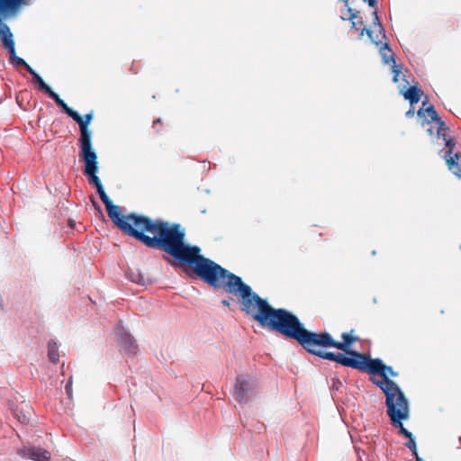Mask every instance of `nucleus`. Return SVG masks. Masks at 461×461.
<instances>
[{
	"label": "nucleus",
	"instance_id": "f257e3e1",
	"mask_svg": "<svg viewBox=\"0 0 461 461\" xmlns=\"http://www.w3.org/2000/svg\"><path fill=\"white\" fill-rule=\"evenodd\" d=\"M129 235L150 248H161L174 258L193 266L195 273L206 283L240 297L242 309L247 310L255 293L240 277L230 273L213 261L201 256L200 249L184 242L185 230L178 224L151 221L139 215Z\"/></svg>",
	"mask_w": 461,
	"mask_h": 461
},
{
	"label": "nucleus",
	"instance_id": "f03ea898",
	"mask_svg": "<svg viewBox=\"0 0 461 461\" xmlns=\"http://www.w3.org/2000/svg\"><path fill=\"white\" fill-rule=\"evenodd\" d=\"M245 312L251 314L262 326L296 339L307 351H315L328 347L346 351L357 340L351 333H343V342H337L329 333L311 332L303 327L295 315L283 309H273L257 294L252 296Z\"/></svg>",
	"mask_w": 461,
	"mask_h": 461
},
{
	"label": "nucleus",
	"instance_id": "7ed1b4c3",
	"mask_svg": "<svg viewBox=\"0 0 461 461\" xmlns=\"http://www.w3.org/2000/svg\"><path fill=\"white\" fill-rule=\"evenodd\" d=\"M83 163L84 174L88 178L89 184L94 185L96 187L97 193L106 207L109 217L120 230L129 234L133 224H136L139 214H122L120 207L113 203L109 196L104 192L101 180L97 176L99 170L98 158L88 159L86 161H83Z\"/></svg>",
	"mask_w": 461,
	"mask_h": 461
},
{
	"label": "nucleus",
	"instance_id": "20e7f679",
	"mask_svg": "<svg viewBox=\"0 0 461 461\" xmlns=\"http://www.w3.org/2000/svg\"><path fill=\"white\" fill-rule=\"evenodd\" d=\"M324 359L334 360L345 366L357 368L363 371H368L373 375H380L381 380H389L388 376H397V373L391 366H385L381 359H371L366 355L359 354L355 351L342 353L326 352L323 349H316L310 351Z\"/></svg>",
	"mask_w": 461,
	"mask_h": 461
},
{
	"label": "nucleus",
	"instance_id": "39448f33",
	"mask_svg": "<svg viewBox=\"0 0 461 461\" xmlns=\"http://www.w3.org/2000/svg\"><path fill=\"white\" fill-rule=\"evenodd\" d=\"M373 382L385 394L387 414L391 419L392 424L394 427H398L399 432L406 438H411L413 437L402 424V421L408 420L410 416L408 400L402 391L391 380H373Z\"/></svg>",
	"mask_w": 461,
	"mask_h": 461
},
{
	"label": "nucleus",
	"instance_id": "423d86ee",
	"mask_svg": "<svg viewBox=\"0 0 461 461\" xmlns=\"http://www.w3.org/2000/svg\"><path fill=\"white\" fill-rule=\"evenodd\" d=\"M373 382L385 394L387 414L391 419L392 424L394 427H398L399 432L406 438H411L413 437L402 424V421L408 420L410 416L408 400L402 391L391 380H373Z\"/></svg>",
	"mask_w": 461,
	"mask_h": 461
},
{
	"label": "nucleus",
	"instance_id": "0eeeda50",
	"mask_svg": "<svg viewBox=\"0 0 461 461\" xmlns=\"http://www.w3.org/2000/svg\"><path fill=\"white\" fill-rule=\"evenodd\" d=\"M31 3V0H0V40L9 52L10 62L14 66H23L26 69L29 65L16 55L14 35L3 20L17 16L22 9Z\"/></svg>",
	"mask_w": 461,
	"mask_h": 461
},
{
	"label": "nucleus",
	"instance_id": "6e6552de",
	"mask_svg": "<svg viewBox=\"0 0 461 461\" xmlns=\"http://www.w3.org/2000/svg\"><path fill=\"white\" fill-rule=\"evenodd\" d=\"M426 104V101L422 102V108H420L417 113L418 116L423 117L428 123L434 122L436 124L438 138L440 139L442 137L443 140L446 142V147L447 148L444 156L446 163L449 170L454 175H456L458 177H461V168L457 163L458 155H451L453 151V144L451 142V140L447 139L446 137L445 131L447 128L445 126V123L440 121L433 106L430 105L425 108Z\"/></svg>",
	"mask_w": 461,
	"mask_h": 461
},
{
	"label": "nucleus",
	"instance_id": "1a4fd4ad",
	"mask_svg": "<svg viewBox=\"0 0 461 461\" xmlns=\"http://www.w3.org/2000/svg\"><path fill=\"white\" fill-rule=\"evenodd\" d=\"M65 113L70 116L73 120H75L80 128V139H79V145H80V152L79 157L81 158L82 161H86L90 159L98 158L97 154L93 148L92 145V137H91V131L88 129V125L90 124L93 114L87 113L85 118L80 116L78 113L72 110L70 107L67 105V104L62 101L61 104H59Z\"/></svg>",
	"mask_w": 461,
	"mask_h": 461
},
{
	"label": "nucleus",
	"instance_id": "9d476101",
	"mask_svg": "<svg viewBox=\"0 0 461 461\" xmlns=\"http://www.w3.org/2000/svg\"><path fill=\"white\" fill-rule=\"evenodd\" d=\"M253 387L254 379L251 375H238L232 393L234 399L240 403L246 402L251 395Z\"/></svg>",
	"mask_w": 461,
	"mask_h": 461
},
{
	"label": "nucleus",
	"instance_id": "9b49d317",
	"mask_svg": "<svg viewBox=\"0 0 461 461\" xmlns=\"http://www.w3.org/2000/svg\"><path fill=\"white\" fill-rule=\"evenodd\" d=\"M18 454L22 457L35 461H48L50 458V454L49 451L31 446H24L18 451Z\"/></svg>",
	"mask_w": 461,
	"mask_h": 461
},
{
	"label": "nucleus",
	"instance_id": "f8f14e48",
	"mask_svg": "<svg viewBox=\"0 0 461 461\" xmlns=\"http://www.w3.org/2000/svg\"><path fill=\"white\" fill-rule=\"evenodd\" d=\"M374 14V26L372 30L364 29L362 33L364 32H366V34L371 39L372 42L375 43L376 46L383 45V41L385 39V34L384 32L382 24L379 21V18L377 16V13L375 11L373 13Z\"/></svg>",
	"mask_w": 461,
	"mask_h": 461
},
{
	"label": "nucleus",
	"instance_id": "ddd939ff",
	"mask_svg": "<svg viewBox=\"0 0 461 461\" xmlns=\"http://www.w3.org/2000/svg\"><path fill=\"white\" fill-rule=\"evenodd\" d=\"M27 71L33 77L41 89L45 91L58 105L61 104L63 100L43 81L41 77L31 66H27Z\"/></svg>",
	"mask_w": 461,
	"mask_h": 461
},
{
	"label": "nucleus",
	"instance_id": "4468645a",
	"mask_svg": "<svg viewBox=\"0 0 461 461\" xmlns=\"http://www.w3.org/2000/svg\"><path fill=\"white\" fill-rule=\"evenodd\" d=\"M399 91L406 100L410 101L411 105L417 104L420 99L421 91L417 86H411L409 88L400 86Z\"/></svg>",
	"mask_w": 461,
	"mask_h": 461
},
{
	"label": "nucleus",
	"instance_id": "2eb2a0df",
	"mask_svg": "<svg viewBox=\"0 0 461 461\" xmlns=\"http://www.w3.org/2000/svg\"><path fill=\"white\" fill-rule=\"evenodd\" d=\"M120 343L124 350L133 353L137 348L134 339L127 332L120 335Z\"/></svg>",
	"mask_w": 461,
	"mask_h": 461
},
{
	"label": "nucleus",
	"instance_id": "dca6fc26",
	"mask_svg": "<svg viewBox=\"0 0 461 461\" xmlns=\"http://www.w3.org/2000/svg\"><path fill=\"white\" fill-rule=\"evenodd\" d=\"M380 54L383 58V60L385 64H389L393 62L394 64L393 55L392 50L388 48L387 43H384L380 48Z\"/></svg>",
	"mask_w": 461,
	"mask_h": 461
},
{
	"label": "nucleus",
	"instance_id": "f3484780",
	"mask_svg": "<svg viewBox=\"0 0 461 461\" xmlns=\"http://www.w3.org/2000/svg\"><path fill=\"white\" fill-rule=\"evenodd\" d=\"M48 356H49V359L52 363H57L59 361V351H58V347H57L56 343H49Z\"/></svg>",
	"mask_w": 461,
	"mask_h": 461
},
{
	"label": "nucleus",
	"instance_id": "a211bd4d",
	"mask_svg": "<svg viewBox=\"0 0 461 461\" xmlns=\"http://www.w3.org/2000/svg\"><path fill=\"white\" fill-rule=\"evenodd\" d=\"M406 447L412 452L415 458H417L418 452H417V447H416V441L414 437H411L409 438V441L406 443Z\"/></svg>",
	"mask_w": 461,
	"mask_h": 461
},
{
	"label": "nucleus",
	"instance_id": "6ab92c4d",
	"mask_svg": "<svg viewBox=\"0 0 461 461\" xmlns=\"http://www.w3.org/2000/svg\"><path fill=\"white\" fill-rule=\"evenodd\" d=\"M393 81L394 82H397L398 81V77L400 76V70L396 68L395 66L393 67Z\"/></svg>",
	"mask_w": 461,
	"mask_h": 461
},
{
	"label": "nucleus",
	"instance_id": "aec40b11",
	"mask_svg": "<svg viewBox=\"0 0 461 461\" xmlns=\"http://www.w3.org/2000/svg\"><path fill=\"white\" fill-rule=\"evenodd\" d=\"M66 391H67V393H68V395H70V393H71V383H70V382H68V383L67 384V385H66Z\"/></svg>",
	"mask_w": 461,
	"mask_h": 461
},
{
	"label": "nucleus",
	"instance_id": "412c9836",
	"mask_svg": "<svg viewBox=\"0 0 461 461\" xmlns=\"http://www.w3.org/2000/svg\"><path fill=\"white\" fill-rule=\"evenodd\" d=\"M364 2H367L368 5L372 7H374L376 4V0H363Z\"/></svg>",
	"mask_w": 461,
	"mask_h": 461
},
{
	"label": "nucleus",
	"instance_id": "4be33fe9",
	"mask_svg": "<svg viewBox=\"0 0 461 461\" xmlns=\"http://www.w3.org/2000/svg\"><path fill=\"white\" fill-rule=\"evenodd\" d=\"M414 114V110L413 109H410L409 111L406 112V116L407 117H411L413 116Z\"/></svg>",
	"mask_w": 461,
	"mask_h": 461
},
{
	"label": "nucleus",
	"instance_id": "5701e85b",
	"mask_svg": "<svg viewBox=\"0 0 461 461\" xmlns=\"http://www.w3.org/2000/svg\"><path fill=\"white\" fill-rule=\"evenodd\" d=\"M427 131H428L429 135L433 134V128L432 127L429 128Z\"/></svg>",
	"mask_w": 461,
	"mask_h": 461
},
{
	"label": "nucleus",
	"instance_id": "b1692460",
	"mask_svg": "<svg viewBox=\"0 0 461 461\" xmlns=\"http://www.w3.org/2000/svg\"><path fill=\"white\" fill-rule=\"evenodd\" d=\"M415 459H416V461H424V460H422V459L420 457V456H417V458H415Z\"/></svg>",
	"mask_w": 461,
	"mask_h": 461
},
{
	"label": "nucleus",
	"instance_id": "393cba45",
	"mask_svg": "<svg viewBox=\"0 0 461 461\" xmlns=\"http://www.w3.org/2000/svg\"><path fill=\"white\" fill-rule=\"evenodd\" d=\"M355 17V14H351L349 19H353Z\"/></svg>",
	"mask_w": 461,
	"mask_h": 461
},
{
	"label": "nucleus",
	"instance_id": "a878e982",
	"mask_svg": "<svg viewBox=\"0 0 461 461\" xmlns=\"http://www.w3.org/2000/svg\"><path fill=\"white\" fill-rule=\"evenodd\" d=\"M28 420L24 417L22 422H26Z\"/></svg>",
	"mask_w": 461,
	"mask_h": 461
}]
</instances>
